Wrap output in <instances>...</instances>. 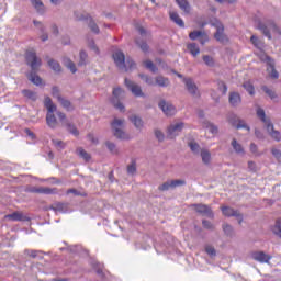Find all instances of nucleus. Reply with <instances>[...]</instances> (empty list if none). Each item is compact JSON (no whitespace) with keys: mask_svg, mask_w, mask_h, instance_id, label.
Wrapping results in <instances>:
<instances>
[{"mask_svg":"<svg viewBox=\"0 0 281 281\" xmlns=\"http://www.w3.org/2000/svg\"><path fill=\"white\" fill-rule=\"evenodd\" d=\"M26 65L31 67L32 71L29 75V80L33 82V85H36V87L41 86L43 82V79L36 75V71H38V68L41 65H43V61L38 56H36V52L34 50H27L26 55Z\"/></svg>","mask_w":281,"mask_h":281,"instance_id":"f257e3e1","label":"nucleus"},{"mask_svg":"<svg viewBox=\"0 0 281 281\" xmlns=\"http://www.w3.org/2000/svg\"><path fill=\"white\" fill-rule=\"evenodd\" d=\"M114 65L120 69V71H135L137 69V64L133 58L127 57L122 53V50H116L113 53Z\"/></svg>","mask_w":281,"mask_h":281,"instance_id":"f03ea898","label":"nucleus"},{"mask_svg":"<svg viewBox=\"0 0 281 281\" xmlns=\"http://www.w3.org/2000/svg\"><path fill=\"white\" fill-rule=\"evenodd\" d=\"M44 106L47 110L46 114V124L49 126V128H56L58 126V120H56V104H54V101H52V98L45 97L44 99Z\"/></svg>","mask_w":281,"mask_h":281,"instance_id":"7ed1b4c3","label":"nucleus"},{"mask_svg":"<svg viewBox=\"0 0 281 281\" xmlns=\"http://www.w3.org/2000/svg\"><path fill=\"white\" fill-rule=\"evenodd\" d=\"M257 56L261 63H266V65H268L267 71L269 77L272 78V80H278L280 75L278 74V70H276V63L273 59H271V57H269V55L262 50L257 53Z\"/></svg>","mask_w":281,"mask_h":281,"instance_id":"20e7f679","label":"nucleus"},{"mask_svg":"<svg viewBox=\"0 0 281 281\" xmlns=\"http://www.w3.org/2000/svg\"><path fill=\"white\" fill-rule=\"evenodd\" d=\"M257 116L261 120V122H263V124H266V128H267V132L270 135V137L272 139H274L276 142H280L281 135L273 127V123L267 121V115L265 114V110L263 109H260V108L257 109Z\"/></svg>","mask_w":281,"mask_h":281,"instance_id":"39448f33","label":"nucleus"},{"mask_svg":"<svg viewBox=\"0 0 281 281\" xmlns=\"http://www.w3.org/2000/svg\"><path fill=\"white\" fill-rule=\"evenodd\" d=\"M258 30H260V32H262V34L266 35L269 40H271V33L273 34V36H281L280 29L271 20H269L266 24L260 22L258 25Z\"/></svg>","mask_w":281,"mask_h":281,"instance_id":"423d86ee","label":"nucleus"},{"mask_svg":"<svg viewBox=\"0 0 281 281\" xmlns=\"http://www.w3.org/2000/svg\"><path fill=\"white\" fill-rule=\"evenodd\" d=\"M112 104L114 108H116L119 111L124 112L126 111V108L124 106V103L121 102V100H124L126 98V91H124L122 88H114L112 92Z\"/></svg>","mask_w":281,"mask_h":281,"instance_id":"0eeeda50","label":"nucleus"},{"mask_svg":"<svg viewBox=\"0 0 281 281\" xmlns=\"http://www.w3.org/2000/svg\"><path fill=\"white\" fill-rule=\"evenodd\" d=\"M211 25L216 29V32L214 34L215 41H218V43H227L229 41L227 38V35H225V26H223V23L218 21V19H213L210 21Z\"/></svg>","mask_w":281,"mask_h":281,"instance_id":"6e6552de","label":"nucleus"},{"mask_svg":"<svg viewBox=\"0 0 281 281\" xmlns=\"http://www.w3.org/2000/svg\"><path fill=\"white\" fill-rule=\"evenodd\" d=\"M122 128H124V120L114 119L112 122V131L114 137H117V139H126V133H124Z\"/></svg>","mask_w":281,"mask_h":281,"instance_id":"1a4fd4ad","label":"nucleus"},{"mask_svg":"<svg viewBox=\"0 0 281 281\" xmlns=\"http://www.w3.org/2000/svg\"><path fill=\"white\" fill-rule=\"evenodd\" d=\"M193 209L198 214H201L202 216H207V218H214V212H212V207L206 204H192Z\"/></svg>","mask_w":281,"mask_h":281,"instance_id":"9d476101","label":"nucleus"},{"mask_svg":"<svg viewBox=\"0 0 281 281\" xmlns=\"http://www.w3.org/2000/svg\"><path fill=\"white\" fill-rule=\"evenodd\" d=\"M183 126H184L183 122L171 124L168 127L167 137L169 139H175V137H177V135H179V133H181V131H183Z\"/></svg>","mask_w":281,"mask_h":281,"instance_id":"9b49d317","label":"nucleus"},{"mask_svg":"<svg viewBox=\"0 0 281 281\" xmlns=\"http://www.w3.org/2000/svg\"><path fill=\"white\" fill-rule=\"evenodd\" d=\"M4 221H14V222L26 223V222H30L31 220L27 215L23 214V212L16 211V212L5 215Z\"/></svg>","mask_w":281,"mask_h":281,"instance_id":"f8f14e48","label":"nucleus"},{"mask_svg":"<svg viewBox=\"0 0 281 281\" xmlns=\"http://www.w3.org/2000/svg\"><path fill=\"white\" fill-rule=\"evenodd\" d=\"M125 87L135 95V98H142V87L131 79H125Z\"/></svg>","mask_w":281,"mask_h":281,"instance_id":"ddd939ff","label":"nucleus"},{"mask_svg":"<svg viewBox=\"0 0 281 281\" xmlns=\"http://www.w3.org/2000/svg\"><path fill=\"white\" fill-rule=\"evenodd\" d=\"M189 38L191 41H196V38H199V42L202 45H205V43H207L210 41V37L206 35L205 32L203 31H193L189 34Z\"/></svg>","mask_w":281,"mask_h":281,"instance_id":"4468645a","label":"nucleus"},{"mask_svg":"<svg viewBox=\"0 0 281 281\" xmlns=\"http://www.w3.org/2000/svg\"><path fill=\"white\" fill-rule=\"evenodd\" d=\"M251 258L257 262L269 265V260H271V255H267L265 251H254L251 252Z\"/></svg>","mask_w":281,"mask_h":281,"instance_id":"2eb2a0df","label":"nucleus"},{"mask_svg":"<svg viewBox=\"0 0 281 281\" xmlns=\"http://www.w3.org/2000/svg\"><path fill=\"white\" fill-rule=\"evenodd\" d=\"M158 106L167 116L175 115V113H177V109H175V105L164 100L159 102Z\"/></svg>","mask_w":281,"mask_h":281,"instance_id":"dca6fc26","label":"nucleus"},{"mask_svg":"<svg viewBox=\"0 0 281 281\" xmlns=\"http://www.w3.org/2000/svg\"><path fill=\"white\" fill-rule=\"evenodd\" d=\"M221 211L224 216H235L238 220L239 225L243 223V215L238 213V211L229 207V206H222Z\"/></svg>","mask_w":281,"mask_h":281,"instance_id":"f3484780","label":"nucleus"},{"mask_svg":"<svg viewBox=\"0 0 281 281\" xmlns=\"http://www.w3.org/2000/svg\"><path fill=\"white\" fill-rule=\"evenodd\" d=\"M183 82L187 87V91L191 95H199V88L196 87V83L191 78H183Z\"/></svg>","mask_w":281,"mask_h":281,"instance_id":"a211bd4d","label":"nucleus"},{"mask_svg":"<svg viewBox=\"0 0 281 281\" xmlns=\"http://www.w3.org/2000/svg\"><path fill=\"white\" fill-rule=\"evenodd\" d=\"M31 192H34L35 194H57L58 193L56 189H52L47 187L33 188Z\"/></svg>","mask_w":281,"mask_h":281,"instance_id":"6ab92c4d","label":"nucleus"},{"mask_svg":"<svg viewBox=\"0 0 281 281\" xmlns=\"http://www.w3.org/2000/svg\"><path fill=\"white\" fill-rule=\"evenodd\" d=\"M228 122L231 126H235V128H245V124H243V121H240L236 114H231L228 116Z\"/></svg>","mask_w":281,"mask_h":281,"instance_id":"aec40b11","label":"nucleus"},{"mask_svg":"<svg viewBox=\"0 0 281 281\" xmlns=\"http://www.w3.org/2000/svg\"><path fill=\"white\" fill-rule=\"evenodd\" d=\"M90 263L93 267V269L97 271L99 277L104 278V271L102 270L104 269V265L98 262L95 259H92Z\"/></svg>","mask_w":281,"mask_h":281,"instance_id":"412c9836","label":"nucleus"},{"mask_svg":"<svg viewBox=\"0 0 281 281\" xmlns=\"http://www.w3.org/2000/svg\"><path fill=\"white\" fill-rule=\"evenodd\" d=\"M169 16L176 25H179V27H186V23H183V20L179 16V13L172 11L169 13Z\"/></svg>","mask_w":281,"mask_h":281,"instance_id":"4be33fe9","label":"nucleus"},{"mask_svg":"<svg viewBox=\"0 0 281 281\" xmlns=\"http://www.w3.org/2000/svg\"><path fill=\"white\" fill-rule=\"evenodd\" d=\"M187 49L190 52L191 56L196 57L201 54V48H199V45L196 43H190L187 45Z\"/></svg>","mask_w":281,"mask_h":281,"instance_id":"5701e85b","label":"nucleus"},{"mask_svg":"<svg viewBox=\"0 0 281 281\" xmlns=\"http://www.w3.org/2000/svg\"><path fill=\"white\" fill-rule=\"evenodd\" d=\"M32 5L38 12V14H45V4L41 0H31Z\"/></svg>","mask_w":281,"mask_h":281,"instance_id":"b1692460","label":"nucleus"},{"mask_svg":"<svg viewBox=\"0 0 281 281\" xmlns=\"http://www.w3.org/2000/svg\"><path fill=\"white\" fill-rule=\"evenodd\" d=\"M200 156L202 157L203 164L206 166L212 161V154L207 149H201Z\"/></svg>","mask_w":281,"mask_h":281,"instance_id":"393cba45","label":"nucleus"},{"mask_svg":"<svg viewBox=\"0 0 281 281\" xmlns=\"http://www.w3.org/2000/svg\"><path fill=\"white\" fill-rule=\"evenodd\" d=\"M89 64V55L87 54V52L81 50L79 53V61H78V66L79 67H85V65Z\"/></svg>","mask_w":281,"mask_h":281,"instance_id":"a878e982","label":"nucleus"},{"mask_svg":"<svg viewBox=\"0 0 281 281\" xmlns=\"http://www.w3.org/2000/svg\"><path fill=\"white\" fill-rule=\"evenodd\" d=\"M240 102H241V99L239 93L233 92L229 94V103L232 104V106H238Z\"/></svg>","mask_w":281,"mask_h":281,"instance_id":"bb28decb","label":"nucleus"},{"mask_svg":"<svg viewBox=\"0 0 281 281\" xmlns=\"http://www.w3.org/2000/svg\"><path fill=\"white\" fill-rule=\"evenodd\" d=\"M176 3H178L179 8L186 12V14H190V3L188 0H176Z\"/></svg>","mask_w":281,"mask_h":281,"instance_id":"cd10ccee","label":"nucleus"},{"mask_svg":"<svg viewBox=\"0 0 281 281\" xmlns=\"http://www.w3.org/2000/svg\"><path fill=\"white\" fill-rule=\"evenodd\" d=\"M105 146L108 148V150L112 154V155H119L120 154V149H117V145H115V143L111 142V140H106L105 142Z\"/></svg>","mask_w":281,"mask_h":281,"instance_id":"c85d7f7f","label":"nucleus"},{"mask_svg":"<svg viewBox=\"0 0 281 281\" xmlns=\"http://www.w3.org/2000/svg\"><path fill=\"white\" fill-rule=\"evenodd\" d=\"M22 93L24 98H27V100H32V102H36V100H38V95L32 90H23Z\"/></svg>","mask_w":281,"mask_h":281,"instance_id":"c756f323","label":"nucleus"},{"mask_svg":"<svg viewBox=\"0 0 281 281\" xmlns=\"http://www.w3.org/2000/svg\"><path fill=\"white\" fill-rule=\"evenodd\" d=\"M64 65L69 69V71H71V74H76L78 71V69H76V64L69 58H64Z\"/></svg>","mask_w":281,"mask_h":281,"instance_id":"7c9ffc66","label":"nucleus"},{"mask_svg":"<svg viewBox=\"0 0 281 281\" xmlns=\"http://www.w3.org/2000/svg\"><path fill=\"white\" fill-rule=\"evenodd\" d=\"M50 210H54V212H61V213H65L67 212V203H55Z\"/></svg>","mask_w":281,"mask_h":281,"instance_id":"2f4dec72","label":"nucleus"},{"mask_svg":"<svg viewBox=\"0 0 281 281\" xmlns=\"http://www.w3.org/2000/svg\"><path fill=\"white\" fill-rule=\"evenodd\" d=\"M76 154L85 161H89L91 159V155L87 153L82 147L77 148Z\"/></svg>","mask_w":281,"mask_h":281,"instance_id":"473e14b6","label":"nucleus"},{"mask_svg":"<svg viewBox=\"0 0 281 281\" xmlns=\"http://www.w3.org/2000/svg\"><path fill=\"white\" fill-rule=\"evenodd\" d=\"M58 102L61 104V106L64 108V109H66L67 111H74V106L71 105V101H69V100H67V99H65V98H60L59 100H58Z\"/></svg>","mask_w":281,"mask_h":281,"instance_id":"72a5a7b5","label":"nucleus"},{"mask_svg":"<svg viewBox=\"0 0 281 281\" xmlns=\"http://www.w3.org/2000/svg\"><path fill=\"white\" fill-rule=\"evenodd\" d=\"M47 63L50 69H53V71H56L57 74L60 72V64H58V61L54 59H48Z\"/></svg>","mask_w":281,"mask_h":281,"instance_id":"f704fd0d","label":"nucleus"},{"mask_svg":"<svg viewBox=\"0 0 281 281\" xmlns=\"http://www.w3.org/2000/svg\"><path fill=\"white\" fill-rule=\"evenodd\" d=\"M156 85L158 87H168V85H170V81L166 77H157Z\"/></svg>","mask_w":281,"mask_h":281,"instance_id":"c9c22d12","label":"nucleus"},{"mask_svg":"<svg viewBox=\"0 0 281 281\" xmlns=\"http://www.w3.org/2000/svg\"><path fill=\"white\" fill-rule=\"evenodd\" d=\"M52 142L57 150H65V147L67 146L63 140L59 139L53 138Z\"/></svg>","mask_w":281,"mask_h":281,"instance_id":"e433bc0d","label":"nucleus"},{"mask_svg":"<svg viewBox=\"0 0 281 281\" xmlns=\"http://www.w3.org/2000/svg\"><path fill=\"white\" fill-rule=\"evenodd\" d=\"M131 122L136 128H142V119L137 115L130 116Z\"/></svg>","mask_w":281,"mask_h":281,"instance_id":"4c0bfd02","label":"nucleus"},{"mask_svg":"<svg viewBox=\"0 0 281 281\" xmlns=\"http://www.w3.org/2000/svg\"><path fill=\"white\" fill-rule=\"evenodd\" d=\"M244 89H246L248 91V93L250 95H254L256 89L254 88V85L251 83V81H246L243 83Z\"/></svg>","mask_w":281,"mask_h":281,"instance_id":"58836bf2","label":"nucleus"},{"mask_svg":"<svg viewBox=\"0 0 281 281\" xmlns=\"http://www.w3.org/2000/svg\"><path fill=\"white\" fill-rule=\"evenodd\" d=\"M232 146L236 153L238 154L245 153L243 145H240L235 138L232 140Z\"/></svg>","mask_w":281,"mask_h":281,"instance_id":"ea45409f","label":"nucleus"},{"mask_svg":"<svg viewBox=\"0 0 281 281\" xmlns=\"http://www.w3.org/2000/svg\"><path fill=\"white\" fill-rule=\"evenodd\" d=\"M262 91H265V93H267V95H269V98L271 100H276V98H278V95L276 94V92L271 89H269L267 86H262Z\"/></svg>","mask_w":281,"mask_h":281,"instance_id":"a19ab883","label":"nucleus"},{"mask_svg":"<svg viewBox=\"0 0 281 281\" xmlns=\"http://www.w3.org/2000/svg\"><path fill=\"white\" fill-rule=\"evenodd\" d=\"M202 60L204 61V64H205L207 67H214V57L209 56V55H204V56L202 57Z\"/></svg>","mask_w":281,"mask_h":281,"instance_id":"79ce46f5","label":"nucleus"},{"mask_svg":"<svg viewBox=\"0 0 281 281\" xmlns=\"http://www.w3.org/2000/svg\"><path fill=\"white\" fill-rule=\"evenodd\" d=\"M250 43H252V45H255V47H257L258 49H260L262 47V42L256 35H252L250 37Z\"/></svg>","mask_w":281,"mask_h":281,"instance_id":"37998d69","label":"nucleus"},{"mask_svg":"<svg viewBox=\"0 0 281 281\" xmlns=\"http://www.w3.org/2000/svg\"><path fill=\"white\" fill-rule=\"evenodd\" d=\"M170 189H172V183L170 182V180L167 181V182H165V183H162V184H160V186L158 187V190H159L160 192H166V191H168V190H170Z\"/></svg>","mask_w":281,"mask_h":281,"instance_id":"c03bdc74","label":"nucleus"},{"mask_svg":"<svg viewBox=\"0 0 281 281\" xmlns=\"http://www.w3.org/2000/svg\"><path fill=\"white\" fill-rule=\"evenodd\" d=\"M145 67H146V69H149V71H151L153 74H157V66H155V64L153 61L146 60Z\"/></svg>","mask_w":281,"mask_h":281,"instance_id":"a18cd8bd","label":"nucleus"},{"mask_svg":"<svg viewBox=\"0 0 281 281\" xmlns=\"http://www.w3.org/2000/svg\"><path fill=\"white\" fill-rule=\"evenodd\" d=\"M67 131L71 133V135H75V137H78L80 133L78 132V128H76V125L67 124Z\"/></svg>","mask_w":281,"mask_h":281,"instance_id":"49530a36","label":"nucleus"},{"mask_svg":"<svg viewBox=\"0 0 281 281\" xmlns=\"http://www.w3.org/2000/svg\"><path fill=\"white\" fill-rule=\"evenodd\" d=\"M135 172H137V165L135 164V161H132L131 165L127 166V175H135Z\"/></svg>","mask_w":281,"mask_h":281,"instance_id":"de8ad7c7","label":"nucleus"},{"mask_svg":"<svg viewBox=\"0 0 281 281\" xmlns=\"http://www.w3.org/2000/svg\"><path fill=\"white\" fill-rule=\"evenodd\" d=\"M26 254L31 256V258H43V252L38 250H26Z\"/></svg>","mask_w":281,"mask_h":281,"instance_id":"09e8293b","label":"nucleus"},{"mask_svg":"<svg viewBox=\"0 0 281 281\" xmlns=\"http://www.w3.org/2000/svg\"><path fill=\"white\" fill-rule=\"evenodd\" d=\"M89 27L94 34H100V27H98V24H95L93 20L89 21Z\"/></svg>","mask_w":281,"mask_h":281,"instance_id":"8fccbe9b","label":"nucleus"},{"mask_svg":"<svg viewBox=\"0 0 281 281\" xmlns=\"http://www.w3.org/2000/svg\"><path fill=\"white\" fill-rule=\"evenodd\" d=\"M170 182H171V189L186 186V180H170Z\"/></svg>","mask_w":281,"mask_h":281,"instance_id":"3c124183","label":"nucleus"},{"mask_svg":"<svg viewBox=\"0 0 281 281\" xmlns=\"http://www.w3.org/2000/svg\"><path fill=\"white\" fill-rule=\"evenodd\" d=\"M52 95H53V98H56L57 101H59L63 98L60 95V90L58 89V87L52 88Z\"/></svg>","mask_w":281,"mask_h":281,"instance_id":"603ef678","label":"nucleus"},{"mask_svg":"<svg viewBox=\"0 0 281 281\" xmlns=\"http://www.w3.org/2000/svg\"><path fill=\"white\" fill-rule=\"evenodd\" d=\"M206 128H207L209 133H212V135H216V133H218V127H216L212 123H207Z\"/></svg>","mask_w":281,"mask_h":281,"instance_id":"864d4df0","label":"nucleus"},{"mask_svg":"<svg viewBox=\"0 0 281 281\" xmlns=\"http://www.w3.org/2000/svg\"><path fill=\"white\" fill-rule=\"evenodd\" d=\"M189 148H191L192 153H194V155H199V144L198 143H194V142H191L189 143Z\"/></svg>","mask_w":281,"mask_h":281,"instance_id":"5fc2aeb1","label":"nucleus"},{"mask_svg":"<svg viewBox=\"0 0 281 281\" xmlns=\"http://www.w3.org/2000/svg\"><path fill=\"white\" fill-rule=\"evenodd\" d=\"M218 90L222 91L223 95L227 93V85L224 81H217Z\"/></svg>","mask_w":281,"mask_h":281,"instance_id":"6e6d98bb","label":"nucleus"},{"mask_svg":"<svg viewBox=\"0 0 281 281\" xmlns=\"http://www.w3.org/2000/svg\"><path fill=\"white\" fill-rule=\"evenodd\" d=\"M223 231L226 234V236H232L234 228L232 227V225L228 224H224L223 225Z\"/></svg>","mask_w":281,"mask_h":281,"instance_id":"4d7b16f0","label":"nucleus"},{"mask_svg":"<svg viewBox=\"0 0 281 281\" xmlns=\"http://www.w3.org/2000/svg\"><path fill=\"white\" fill-rule=\"evenodd\" d=\"M204 251L211 257L214 258L216 256V249L214 247H205Z\"/></svg>","mask_w":281,"mask_h":281,"instance_id":"13d9d810","label":"nucleus"},{"mask_svg":"<svg viewBox=\"0 0 281 281\" xmlns=\"http://www.w3.org/2000/svg\"><path fill=\"white\" fill-rule=\"evenodd\" d=\"M202 225H203L204 229H214V224H212V222H210L207 220H203Z\"/></svg>","mask_w":281,"mask_h":281,"instance_id":"bf43d9fd","label":"nucleus"},{"mask_svg":"<svg viewBox=\"0 0 281 281\" xmlns=\"http://www.w3.org/2000/svg\"><path fill=\"white\" fill-rule=\"evenodd\" d=\"M271 153H272L273 157H276V159H278V161H281V151L279 149L272 148Z\"/></svg>","mask_w":281,"mask_h":281,"instance_id":"052dcab7","label":"nucleus"},{"mask_svg":"<svg viewBox=\"0 0 281 281\" xmlns=\"http://www.w3.org/2000/svg\"><path fill=\"white\" fill-rule=\"evenodd\" d=\"M89 47H90V49H92V52H95V54H100L98 46H95V42H93V41L89 42Z\"/></svg>","mask_w":281,"mask_h":281,"instance_id":"680f3d73","label":"nucleus"},{"mask_svg":"<svg viewBox=\"0 0 281 281\" xmlns=\"http://www.w3.org/2000/svg\"><path fill=\"white\" fill-rule=\"evenodd\" d=\"M33 23H34L35 27H37V30H41L42 32H44L45 25H43L42 22L34 20Z\"/></svg>","mask_w":281,"mask_h":281,"instance_id":"e2e57ef3","label":"nucleus"},{"mask_svg":"<svg viewBox=\"0 0 281 281\" xmlns=\"http://www.w3.org/2000/svg\"><path fill=\"white\" fill-rule=\"evenodd\" d=\"M250 153H252V155H258V145L255 143L250 144Z\"/></svg>","mask_w":281,"mask_h":281,"instance_id":"0e129e2a","label":"nucleus"},{"mask_svg":"<svg viewBox=\"0 0 281 281\" xmlns=\"http://www.w3.org/2000/svg\"><path fill=\"white\" fill-rule=\"evenodd\" d=\"M155 135H156V137L158 138V142H164V134L161 133V131H158V130H156L155 131Z\"/></svg>","mask_w":281,"mask_h":281,"instance_id":"69168bd1","label":"nucleus"},{"mask_svg":"<svg viewBox=\"0 0 281 281\" xmlns=\"http://www.w3.org/2000/svg\"><path fill=\"white\" fill-rule=\"evenodd\" d=\"M248 168H249V170H251V172H256V170H257L256 162L248 161Z\"/></svg>","mask_w":281,"mask_h":281,"instance_id":"338daca9","label":"nucleus"},{"mask_svg":"<svg viewBox=\"0 0 281 281\" xmlns=\"http://www.w3.org/2000/svg\"><path fill=\"white\" fill-rule=\"evenodd\" d=\"M57 117H59L60 122H65V120H67V116L63 112H57Z\"/></svg>","mask_w":281,"mask_h":281,"instance_id":"774afa93","label":"nucleus"}]
</instances>
